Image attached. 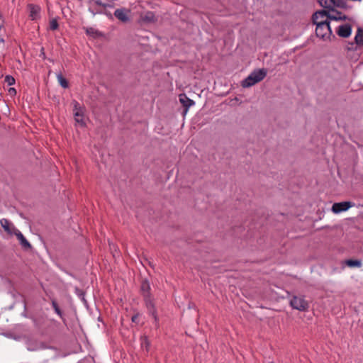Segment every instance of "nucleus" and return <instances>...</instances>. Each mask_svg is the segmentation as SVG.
Masks as SVG:
<instances>
[{
  "label": "nucleus",
  "mask_w": 363,
  "mask_h": 363,
  "mask_svg": "<svg viewBox=\"0 0 363 363\" xmlns=\"http://www.w3.org/2000/svg\"><path fill=\"white\" fill-rule=\"evenodd\" d=\"M347 18L346 16L343 17H337L330 14L326 9L315 11L312 16V22L316 25L315 35L317 37L326 40H331V37L335 39V36L333 34L330 21H345Z\"/></svg>",
  "instance_id": "obj_1"
},
{
  "label": "nucleus",
  "mask_w": 363,
  "mask_h": 363,
  "mask_svg": "<svg viewBox=\"0 0 363 363\" xmlns=\"http://www.w3.org/2000/svg\"><path fill=\"white\" fill-rule=\"evenodd\" d=\"M320 6L326 9L327 11L335 12L336 14L342 15V12L335 9V7H337L342 9H349L352 6H349L344 0H318Z\"/></svg>",
  "instance_id": "obj_2"
},
{
  "label": "nucleus",
  "mask_w": 363,
  "mask_h": 363,
  "mask_svg": "<svg viewBox=\"0 0 363 363\" xmlns=\"http://www.w3.org/2000/svg\"><path fill=\"white\" fill-rule=\"evenodd\" d=\"M267 69L264 68L255 69L241 82V86L244 88L250 87L261 82L267 76Z\"/></svg>",
  "instance_id": "obj_3"
},
{
  "label": "nucleus",
  "mask_w": 363,
  "mask_h": 363,
  "mask_svg": "<svg viewBox=\"0 0 363 363\" xmlns=\"http://www.w3.org/2000/svg\"><path fill=\"white\" fill-rule=\"evenodd\" d=\"M147 313L151 315L154 320V325L156 329L160 328V319L157 315V310L155 303V298L144 301Z\"/></svg>",
  "instance_id": "obj_4"
},
{
  "label": "nucleus",
  "mask_w": 363,
  "mask_h": 363,
  "mask_svg": "<svg viewBox=\"0 0 363 363\" xmlns=\"http://www.w3.org/2000/svg\"><path fill=\"white\" fill-rule=\"evenodd\" d=\"M74 104V120L77 123H79L82 126H84L86 125L84 121V108L81 106L79 103L77 101H73Z\"/></svg>",
  "instance_id": "obj_5"
},
{
  "label": "nucleus",
  "mask_w": 363,
  "mask_h": 363,
  "mask_svg": "<svg viewBox=\"0 0 363 363\" xmlns=\"http://www.w3.org/2000/svg\"><path fill=\"white\" fill-rule=\"evenodd\" d=\"M150 291L151 287L149 281L147 279H143L140 284V294L143 301L154 298Z\"/></svg>",
  "instance_id": "obj_6"
},
{
  "label": "nucleus",
  "mask_w": 363,
  "mask_h": 363,
  "mask_svg": "<svg viewBox=\"0 0 363 363\" xmlns=\"http://www.w3.org/2000/svg\"><path fill=\"white\" fill-rule=\"evenodd\" d=\"M354 206V203L351 201H342L333 203L332 206V211L334 213H340L347 211L350 208Z\"/></svg>",
  "instance_id": "obj_7"
},
{
  "label": "nucleus",
  "mask_w": 363,
  "mask_h": 363,
  "mask_svg": "<svg viewBox=\"0 0 363 363\" xmlns=\"http://www.w3.org/2000/svg\"><path fill=\"white\" fill-rule=\"evenodd\" d=\"M27 8L29 12V18L32 21H35L40 18L41 8L40 6L33 4H28Z\"/></svg>",
  "instance_id": "obj_8"
},
{
  "label": "nucleus",
  "mask_w": 363,
  "mask_h": 363,
  "mask_svg": "<svg viewBox=\"0 0 363 363\" xmlns=\"http://www.w3.org/2000/svg\"><path fill=\"white\" fill-rule=\"evenodd\" d=\"M338 36L344 38H347L352 33V26L349 23L343 24L338 26L337 30Z\"/></svg>",
  "instance_id": "obj_9"
},
{
  "label": "nucleus",
  "mask_w": 363,
  "mask_h": 363,
  "mask_svg": "<svg viewBox=\"0 0 363 363\" xmlns=\"http://www.w3.org/2000/svg\"><path fill=\"white\" fill-rule=\"evenodd\" d=\"M179 101L184 108V114L186 113L190 106L195 104V102L189 99L185 94L179 95Z\"/></svg>",
  "instance_id": "obj_10"
},
{
  "label": "nucleus",
  "mask_w": 363,
  "mask_h": 363,
  "mask_svg": "<svg viewBox=\"0 0 363 363\" xmlns=\"http://www.w3.org/2000/svg\"><path fill=\"white\" fill-rule=\"evenodd\" d=\"M129 11L125 8L118 9L114 12V16L116 18L123 23H126L129 21L128 13Z\"/></svg>",
  "instance_id": "obj_11"
},
{
  "label": "nucleus",
  "mask_w": 363,
  "mask_h": 363,
  "mask_svg": "<svg viewBox=\"0 0 363 363\" xmlns=\"http://www.w3.org/2000/svg\"><path fill=\"white\" fill-rule=\"evenodd\" d=\"M15 235L23 249L29 250L32 247L30 242L26 239L23 235L18 230H16Z\"/></svg>",
  "instance_id": "obj_12"
},
{
  "label": "nucleus",
  "mask_w": 363,
  "mask_h": 363,
  "mask_svg": "<svg viewBox=\"0 0 363 363\" xmlns=\"http://www.w3.org/2000/svg\"><path fill=\"white\" fill-rule=\"evenodd\" d=\"M91 2L104 9L113 8L114 6V0H91L90 3Z\"/></svg>",
  "instance_id": "obj_13"
},
{
  "label": "nucleus",
  "mask_w": 363,
  "mask_h": 363,
  "mask_svg": "<svg viewBox=\"0 0 363 363\" xmlns=\"http://www.w3.org/2000/svg\"><path fill=\"white\" fill-rule=\"evenodd\" d=\"M309 307V303L307 301L304 300L303 298H300L298 300V297L296 296V310L306 311L308 310Z\"/></svg>",
  "instance_id": "obj_14"
},
{
  "label": "nucleus",
  "mask_w": 363,
  "mask_h": 363,
  "mask_svg": "<svg viewBox=\"0 0 363 363\" xmlns=\"http://www.w3.org/2000/svg\"><path fill=\"white\" fill-rule=\"evenodd\" d=\"M344 263L350 268H359L362 265L361 259H347L344 261Z\"/></svg>",
  "instance_id": "obj_15"
},
{
  "label": "nucleus",
  "mask_w": 363,
  "mask_h": 363,
  "mask_svg": "<svg viewBox=\"0 0 363 363\" xmlns=\"http://www.w3.org/2000/svg\"><path fill=\"white\" fill-rule=\"evenodd\" d=\"M140 341L141 347L143 349H145L146 350V352H148L150 350V342L148 340L147 336H146V335L141 336L140 338Z\"/></svg>",
  "instance_id": "obj_16"
},
{
  "label": "nucleus",
  "mask_w": 363,
  "mask_h": 363,
  "mask_svg": "<svg viewBox=\"0 0 363 363\" xmlns=\"http://www.w3.org/2000/svg\"><path fill=\"white\" fill-rule=\"evenodd\" d=\"M357 38L358 40H359V39L360 40H363V28L361 27L357 28V33L354 37V43L357 44V45L363 46V43H361V41H357Z\"/></svg>",
  "instance_id": "obj_17"
},
{
  "label": "nucleus",
  "mask_w": 363,
  "mask_h": 363,
  "mask_svg": "<svg viewBox=\"0 0 363 363\" xmlns=\"http://www.w3.org/2000/svg\"><path fill=\"white\" fill-rule=\"evenodd\" d=\"M57 79L59 84L62 88L67 89L69 87L68 81L63 77L61 72L57 74Z\"/></svg>",
  "instance_id": "obj_18"
},
{
  "label": "nucleus",
  "mask_w": 363,
  "mask_h": 363,
  "mask_svg": "<svg viewBox=\"0 0 363 363\" xmlns=\"http://www.w3.org/2000/svg\"><path fill=\"white\" fill-rule=\"evenodd\" d=\"M51 303H52V308L54 309L55 312L62 318L64 320V318H63V312L60 309L57 302L56 301L55 299H52L51 301Z\"/></svg>",
  "instance_id": "obj_19"
},
{
  "label": "nucleus",
  "mask_w": 363,
  "mask_h": 363,
  "mask_svg": "<svg viewBox=\"0 0 363 363\" xmlns=\"http://www.w3.org/2000/svg\"><path fill=\"white\" fill-rule=\"evenodd\" d=\"M74 292L76 295L83 301V303L86 305L87 301L85 298V291L83 289H81L78 287H75Z\"/></svg>",
  "instance_id": "obj_20"
},
{
  "label": "nucleus",
  "mask_w": 363,
  "mask_h": 363,
  "mask_svg": "<svg viewBox=\"0 0 363 363\" xmlns=\"http://www.w3.org/2000/svg\"><path fill=\"white\" fill-rule=\"evenodd\" d=\"M0 223L5 231H6L9 233H11V228H10L11 223L7 219H6V218L1 219L0 220Z\"/></svg>",
  "instance_id": "obj_21"
},
{
  "label": "nucleus",
  "mask_w": 363,
  "mask_h": 363,
  "mask_svg": "<svg viewBox=\"0 0 363 363\" xmlns=\"http://www.w3.org/2000/svg\"><path fill=\"white\" fill-rule=\"evenodd\" d=\"M58 28H59V24L57 22V20L56 18H52L50 21V29L51 30H56L58 29Z\"/></svg>",
  "instance_id": "obj_22"
},
{
  "label": "nucleus",
  "mask_w": 363,
  "mask_h": 363,
  "mask_svg": "<svg viewBox=\"0 0 363 363\" xmlns=\"http://www.w3.org/2000/svg\"><path fill=\"white\" fill-rule=\"evenodd\" d=\"M105 9H104L103 7H101V9H96V8H94V7H91L90 6L89 8V11L94 16L96 14H103L104 13V10Z\"/></svg>",
  "instance_id": "obj_23"
},
{
  "label": "nucleus",
  "mask_w": 363,
  "mask_h": 363,
  "mask_svg": "<svg viewBox=\"0 0 363 363\" xmlns=\"http://www.w3.org/2000/svg\"><path fill=\"white\" fill-rule=\"evenodd\" d=\"M4 82L7 83L8 85L11 86L15 84V79L11 75H6L5 77Z\"/></svg>",
  "instance_id": "obj_24"
},
{
  "label": "nucleus",
  "mask_w": 363,
  "mask_h": 363,
  "mask_svg": "<svg viewBox=\"0 0 363 363\" xmlns=\"http://www.w3.org/2000/svg\"><path fill=\"white\" fill-rule=\"evenodd\" d=\"M97 30H95L94 28H86V33L89 35L94 37L97 34Z\"/></svg>",
  "instance_id": "obj_25"
},
{
  "label": "nucleus",
  "mask_w": 363,
  "mask_h": 363,
  "mask_svg": "<svg viewBox=\"0 0 363 363\" xmlns=\"http://www.w3.org/2000/svg\"><path fill=\"white\" fill-rule=\"evenodd\" d=\"M139 317H140V313L138 312H137L135 314H134L132 316V318H131L132 322L134 323L138 324V323H139Z\"/></svg>",
  "instance_id": "obj_26"
},
{
  "label": "nucleus",
  "mask_w": 363,
  "mask_h": 363,
  "mask_svg": "<svg viewBox=\"0 0 363 363\" xmlns=\"http://www.w3.org/2000/svg\"><path fill=\"white\" fill-rule=\"evenodd\" d=\"M8 91H9V95H11V96H15L16 94V90L15 88L11 87V88H9Z\"/></svg>",
  "instance_id": "obj_27"
},
{
  "label": "nucleus",
  "mask_w": 363,
  "mask_h": 363,
  "mask_svg": "<svg viewBox=\"0 0 363 363\" xmlns=\"http://www.w3.org/2000/svg\"><path fill=\"white\" fill-rule=\"evenodd\" d=\"M40 57H41L43 60L46 59L44 48H42L40 50Z\"/></svg>",
  "instance_id": "obj_28"
},
{
  "label": "nucleus",
  "mask_w": 363,
  "mask_h": 363,
  "mask_svg": "<svg viewBox=\"0 0 363 363\" xmlns=\"http://www.w3.org/2000/svg\"><path fill=\"white\" fill-rule=\"evenodd\" d=\"M290 306L292 308H295V296H293L290 300Z\"/></svg>",
  "instance_id": "obj_29"
},
{
  "label": "nucleus",
  "mask_w": 363,
  "mask_h": 363,
  "mask_svg": "<svg viewBox=\"0 0 363 363\" xmlns=\"http://www.w3.org/2000/svg\"><path fill=\"white\" fill-rule=\"evenodd\" d=\"M103 14H105L106 16H107L110 18H113L112 14L110 12L106 11V9L104 10Z\"/></svg>",
  "instance_id": "obj_30"
},
{
  "label": "nucleus",
  "mask_w": 363,
  "mask_h": 363,
  "mask_svg": "<svg viewBox=\"0 0 363 363\" xmlns=\"http://www.w3.org/2000/svg\"><path fill=\"white\" fill-rule=\"evenodd\" d=\"M4 20L3 16H1V14H0V30L4 26Z\"/></svg>",
  "instance_id": "obj_31"
},
{
  "label": "nucleus",
  "mask_w": 363,
  "mask_h": 363,
  "mask_svg": "<svg viewBox=\"0 0 363 363\" xmlns=\"http://www.w3.org/2000/svg\"><path fill=\"white\" fill-rule=\"evenodd\" d=\"M326 18H318V21L325 20Z\"/></svg>",
  "instance_id": "obj_32"
},
{
  "label": "nucleus",
  "mask_w": 363,
  "mask_h": 363,
  "mask_svg": "<svg viewBox=\"0 0 363 363\" xmlns=\"http://www.w3.org/2000/svg\"><path fill=\"white\" fill-rule=\"evenodd\" d=\"M344 16H345V15L342 16V15H340V14H337L335 16H337V17H339V16H340V17H343Z\"/></svg>",
  "instance_id": "obj_33"
},
{
  "label": "nucleus",
  "mask_w": 363,
  "mask_h": 363,
  "mask_svg": "<svg viewBox=\"0 0 363 363\" xmlns=\"http://www.w3.org/2000/svg\"><path fill=\"white\" fill-rule=\"evenodd\" d=\"M347 50H354V49L351 48H347Z\"/></svg>",
  "instance_id": "obj_34"
},
{
  "label": "nucleus",
  "mask_w": 363,
  "mask_h": 363,
  "mask_svg": "<svg viewBox=\"0 0 363 363\" xmlns=\"http://www.w3.org/2000/svg\"><path fill=\"white\" fill-rule=\"evenodd\" d=\"M0 42L4 43V40L3 38H1V39H0Z\"/></svg>",
  "instance_id": "obj_35"
},
{
  "label": "nucleus",
  "mask_w": 363,
  "mask_h": 363,
  "mask_svg": "<svg viewBox=\"0 0 363 363\" xmlns=\"http://www.w3.org/2000/svg\"><path fill=\"white\" fill-rule=\"evenodd\" d=\"M48 60H49L50 62H53V60H52V59H50V58H49V59H48Z\"/></svg>",
  "instance_id": "obj_36"
}]
</instances>
